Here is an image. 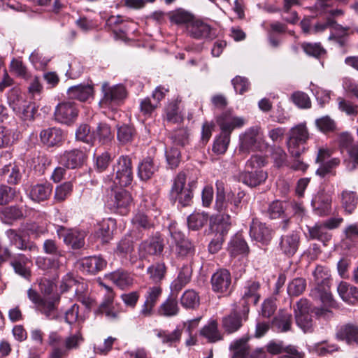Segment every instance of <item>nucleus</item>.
Wrapping results in <instances>:
<instances>
[{
  "label": "nucleus",
  "mask_w": 358,
  "mask_h": 358,
  "mask_svg": "<svg viewBox=\"0 0 358 358\" xmlns=\"http://www.w3.org/2000/svg\"><path fill=\"white\" fill-rule=\"evenodd\" d=\"M216 197L215 208L220 213V218L217 224L225 227L223 231L229 229L231 218L239 212L241 199L232 191L225 192L224 183L222 180L216 182Z\"/></svg>",
  "instance_id": "f257e3e1"
},
{
  "label": "nucleus",
  "mask_w": 358,
  "mask_h": 358,
  "mask_svg": "<svg viewBox=\"0 0 358 358\" xmlns=\"http://www.w3.org/2000/svg\"><path fill=\"white\" fill-rule=\"evenodd\" d=\"M84 341L82 333L78 331L65 338L55 331H50L48 337V344L52 350L49 358H66L71 350H77Z\"/></svg>",
  "instance_id": "f03ea898"
},
{
  "label": "nucleus",
  "mask_w": 358,
  "mask_h": 358,
  "mask_svg": "<svg viewBox=\"0 0 358 358\" xmlns=\"http://www.w3.org/2000/svg\"><path fill=\"white\" fill-rule=\"evenodd\" d=\"M329 276L328 271L322 266H317L313 271L315 287L310 291V296L320 301L331 308H336L337 303L329 291Z\"/></svg>",
  "instance_id": "7ed1b4c3"
},
{
  "label": "nucleus",
  "mask_w": 358,
  "mask_h": 358,
  "mask_svg": "<svg viewBox=\"0 0 358 358\" xmlns=\"http://www.w3.org/2000/svg\"><path fill=\"white\" fill-rule=\"evenodd\" d=\"M8 103L13 110L24 120H32L36 112L34 103L27 101L17 88L12 89L8 93Z\"/></svg>",
  "instance_id": "20e7f679"
},
{
  "label": "nucleus",
  "mask_w": 358,
  "mask_h": 358,
  "mask_svg": "<svg viewBox=\"0 0 358 358\" xmlns=\"http://www.w3.org/2000/svg\"><path fill=\"white\" fill-rule=\"evenodd\" d=\"M102 98L99 102L101 107H113L118 105L127 96V90L123 85L110 86L108 83L101 85Z\"/></svg>",
  "instance_id": "39448f33"
},
{
  "label": "nucleus",
  "mask_w": 358,
  "mask_h": 358,
  "mask_svg": "<svg viewBox=\"0 0 358 358\" xmlns=\"http://www.w3.org/2000/svg\"><path fill=\"white\" fill-rule=\"evenodd\" d=\"M308 138V132L304 124H298L291 129L287 145L293 157H299L305 150L303 145Z\"/></svg>",
  "instance_id": "423d86ee"
},
{
  "label": "nucleus",
  "mask_w": 358,
  "mask_h": 358,
  "mask_svg": "<svg viewBox=\"0 0 358 358\" xmlns=\"http://www.w3.org/2000/svg\"><path fill=\"white\" fill-rule=\"evenodd\" d=\"M115 173V182L120 186H127L133 180L131 160L128 156H120L113 165Z\"/></svg>",
  "instance_id": "0eeeda50"
},
{
  "label": "nucleus",
  "mask_w": 358,
  "mask_h": 358,
  "mask_svg": "<svg viewBox=\"0 0 358 358\" xmlns=\"http://www.w3.org/2000/svg\"><path fill=\"white\" fill-rule=\"evenodd\" d=\"M186 176L184 173H180L174 179L171 190V196L173 199L178 200L182 206H187L192 199V192L190 189L185 187Z\"/></svg>",
  "instance_id": "6e6552de"
},
{
  "label": "nucleus",
  "mask_w": 358,
  "mask_h": 358,
  "mask_svg": "<svg viewBox=\"0 0 358 358\" xmlns=\"http://www.w3.org/2000/svg\"><path fill=\"white\" fill-rule=\"evenodd\" d=\"M249 308L247 304L243 305L241 311L233 310L229 315L224 316L222 320V326L228 334L237 331L248 318Z\"/></svg>",
  "instance_id": "1a4fd4ad"
},
{
  "label": "nucleus",
  "mask_w": 358,
  "mask_h": 358,
  "mask_svg": "<svg viewBox=\"0 0 358 358\" xmlns=\"http://www.w3.org/2000/svg\"><path fill=\"white\" fill-rule=\"evenodd\" d=\"M310 305L306 299H301L294 306L296 323L304 332L311 331L313 320L309 314Z\"/></svg>",
  "instance_id": "9d476101"
},
{
  "label": "nucleus",
  "mask_w": 358,
  "mask_h": 358,
  "mask_svg": "<svg viewBox=\"0 0 358 358\" xmlns=\"http://www.w3.org/2000/svg\"><path fill=\"white\" fill-rule=\"evenodd\" d=\"M210 282L212 289L215 292L228 294L231 291V276L227 269H219L214 273L211 277Z\"/></svg>",
  "instance_id": "9b49d317"
},
{
  "label": "nucleus",
  "mask_w": 358,
  "mask_h": 358,
  "mask_svg": "<svg viewBox=\"0 0 358 358\" xmlns=\"http://www.w3.org/2000/svg\"><path fill=\"white\" fill-rule=\"evenodd\" d=\"M57 234L63 241L71 248L76 250L83 248L85 245V232L83 231L66 229L59 226L57 229Z\"/></svg>",
  "instance_id": "f8f14e48"
},
{
  "label": "nucleus",
  "mask_w": 358,
  "mask_h": 358,
  "mask_svg": "<svg viewBox=\"0 0 358 358\" xmlns=\"http://www.w3.org/2000/svg\"><path fill=\"white\" fill-rule=\"evenodd\" d=\"M78 114V108L73 103L62 102L55 108V118L58 122L70 124L76 120Z\"/></svg>",
  "instance_id": "ddd939ff"
},
{
  "label": "nucleus",
  "mask_w": 358,
  "mask_h": 358,
  "mask_svg": "<svg viewBox=\"0 0 358 358\" xmlns=\"http://www.w3.org/2000/svg\"><path fill=\"white\" fill-rule=\"evenodd\" d=\"M85 152L79 149L65 151L60 157V164L68 169H77L86 160Z\"/></svg>",
  "instance_id": "4468645a"
},
{
  "label": "nucleus",
  "mask_w": 358,
  "mask_h": 358,
  "mask_svg": "<svg viewBox=\"0 0 358 358\" xmlns=\"http://www.w3.org/2000/svg\"><path fill=\"white\" fill-rule=\"evenodd\" d=\"M250 236L253 240L267 245L272 238V231L266 224L257 219H253L250 224Z\"/></svg>",
  "instance_id": "2eb2a0df"
},
{
  "label": "nucleus",
  "mask_w": 358,
  "mask_h": 358,
  "mask_svg": "<svg viewBox=\"0 0 358 358\" xmlns=\"http://www.w3.org/2000/svg\"><path fill=\"white\" fill-rule=\"evenodd\" d=\"M171 236L174 241L176 252L181 257L192 255L194 253V248L191 242L185 238V235L175 228L170 229Z\"/></svg>",
  "instance_id": "dca6fc26"
},
{
  "label": "nucleus",
  "mask_w": 358,
  "mask_h": 358,
  "mask_svg": "<svg viewBox=\"0 0 358 358\" xmlns=\"http://www.w3.org/2000/svg\"><path fill=\"white\" fill-rule=\"evenodd\" d=\"M217 123L222 132L230 136L234 129L240 128L245 124V120L241 117L234 116L230 111H227L218 117Z\"/></svg>",
  "instance_id": "f3484780"
},
{
  "label": "nucleus",
  "mask_w": 358,
  "mask_h": 358,
  "mask_svg": "<svg viewBox=\"0 0 358 358\" xmlns=\"http://www.w3.org/2000/svg\"><path fill=\"white\" fill-rule=\"evenodd\" d=\"M106 293L104 295L103 301L99 306L98 312L104 314L109 320H117L119 317L120 311L115 309L113 304L115 294L113 290L106 286Z\"/></svg>",
  "instance_id": "a211bd4d"
},
{
  "label": "nucleus",
  "mask_w": 358,
  "mask_h": 358,
  "mask_svg": "<svg viewBox=\"0 0 358 358\" xmlns=\"http://www.w3.org/2000/svg\"><path fill=\"white\" fill-rule=\"evenodd\" d=\"M162 289L159 286L149 287L146 294L145 300L141 310L140 314L145 317H150L153 313V308L159 300Z\"/></svg>",
  "instance_id": "6ab92c4d"
},
{
  "label": "nucleus",
  "mask_w": 358,
  "mask_h": 358,
  "mask_svg": "<svg viewBox=\"0 0 358 358\" xmlns=\"http://www.w3.org/2000/svg\"><path fill=\"white\" fill-rule=\"evenodd\" d=\"M336 338L348 345L358 346V325L353 323H347L342 325L338 329Z\"/></svg>",
  "instance_id": "aec40b11"
},
{
  "label": "nucleus",
  "mask_w": 358,
  "mask_h": 358,
  "mask_svg": "<svg viewBox=\"0 0 358 358\" xmlns=\"http://www.w3.org/2000/svg\"><path fill=\"white\" fill-rule=\"evenodd\" d=\"M41 142L48 147L59 145L64 141V136L62 130L57 127L43 129L40 133Z\"/></svg>",
  "instance_id": "412c9836"
},
{
  "label": "nucleus",
  "mask_w": 358,
  "mask_h": 358,
  "mask_svg": "<svg viewBox=\"0 0 358 358\" xmlns=\"http://www.w3.org/2000/svg\"><path fill=\"white\" fill-rule=\"evenodd\" d=\"M187 32L192 37L196 39H212L214 37L210 27L200 20H194L187 25Z\"/></svg>",
  "instance_id": "4be33fe9"
},
{
  "label": "nucleus",
  "mask_w": 358,
  "mask_h": 358,
  "mask_svg": "<svg viewBox=\"0 0 358 358\" xmlns=\"http://www.w3.org/2000/svg\"><path fill=\"white\" fill-rule=\"evenodd\" d=\"M308 238L310 240H317L327 245L331 241L332 235L327 229L322 222L315 223L312 227H308Z\"/></svg>",
  "instance_id": "5701e85b"
},
{
  "label": "nucleus",
  "mask_w": 358,
  "mask_h": 358,
  "mask_svg": "<svg viewBox=\"0 0 358 358\" xmlns=\"http://www.w3.org/2000/svg\"><path fill=\"white\" fill-rule=\"evenodd\" d=\"M59 301V297L52 299H43L38 306L37 310L48 320H57L59 317L57 310V306Z\"/></svg>",
  "instance_id": "b1692460"
},
{
  "label": "nucleus",
  "mask_w": 358,
  "mask_h": 358,
  "mask_svg": "<svg viewBox=\"0 0 358 358\" xmlns=\"http://www.w3.org/2000/svg\"><path fill=\"white\" fill-rule=\"evenodd\" d=\"M131 200V196L127 191L120 189L115 193L113 207L120 215H126L129 211Z\"/></svg>",
  "instance_id": "393cba45"
},
{
  "label": "nucleus",
  "mask_w": 358,
  "mask_h": 358,
  "mask_svg": "<svg viewBox=\"0 0 358 358\" xmlns=\"http://www.w3.org/2000/svg\"><path fill=\"white\" fill-rule=\"evenodd\" d=\"M299 241V234L293 231L281 238L280 249L286 255L292 256L298 250Z\"/></svg>",
  "instance_id": "a878e982"
},
{
  "label": "nucleus",
  "mask_w": 358,
  "mask_h": 358,
  "mask_svg": "<svg viewBox=\"0 0 358 358\" xmlns=\"http://www.w3.org/2000/svg\"><path fill=\"white\" fill-rule=\"evenodd\" d=\"M267 177V173L262 169L247 170L241 176L243 182L250 187H257L262 184L265 182Z\"/></svg>",
  "instance_id": "bb28decb"
},
{
  "label": "nucleus",
  "mask_w": 358,
  "mask_h": 358,
  "mask_svg": "<svg viewBox=\"0 0 358 358\" xmlns=\"http://www.w3.org/2000/svg\"><path fill=\"white\" fill-rule=\"evenodd\" d=\"M15 272L24 278L31 275L30 265L31 261L24 255L20 254L15 256L10 262Z\"/></svg>",
  "instance_id": "cd10ccee"
},
{
  "label": "nucleus",
  "mask_w": 358,
  "mask_h": 358,
  "mask_svg": "<svg viewBox=\"0 0 358 358\" xmlns=\"http://www.w3.org/2000/svg\"><path fill=\"white\" fill-rule=\"evenodd\" d=\"M67 94L70 99L85 101L93 96L94 90L90 85H78L69 87Z\"/></svg>",
  "instance_id": "c85d7f7f"
},
{
  "label": "nucleus",
  "mask_w": 358,
  "mask_h": 358,
  "mask_svg": "<svg viewBox=\"0 0 358 358\" xmlns=\"http://www.w3.org/2000/svg\"><path fill=\"white\" fill-rule=\"evenodd\" d=\"M107 262L101 257H85L80 260V266L83 271L90 273H96L106 266Z\"/></svg>",
  "instance_id": "c756f323"
},
{
  "label": "nucleus",
  "mask_w": 358,
  "mask_h": 358,
  "mask_svg": "<svg viewBox=\"0 0 358 358\" xmlns=\"http://www.w3.org/2000/svg\"><path fill=\"white\" fill-rule=\"evenodd\" d=\"M249 340L248 336H244L231 343L229 347L233 352L231 358H247L250 350Z\"/></svg>",
  "instance_id": "7c9ffc66"
},
{
  "label": "nucleus",
  "mask_w": 358,
  "mask_h": 358,
  "mask_svg": "<svg viewBox=\"0 0 358 358\" xmlns=\"http://www.w3.org/2000/svg\"><path fill=\"white\" fill-rule=\"evenodd\" d=\"M52 191V185L50 182H44L33 185L29 191L30 198L40 202L48 199Z\"/></svg>",
  "instance_id": "2f4dec72"
},
{
  "label": "nucleus",
  "mask_w": 358,
  "mask_h": 358,
  "mask_svg": "<svg viewBox=\"0 0 358 358\" xmlns=\"http://www.w3.org/2000/svg\"><path fill=\"white\" fill-rule=\"evenodd\" d=\"M260 289V283L258 281L249 280L245 282L243 287V299L245 303L252 302L256 304L260 297L259 290Z\"/></svg>",
  "instance_id": "473e14b6"
},
{
  "label": "nucleus",
  "mask_w": 358,
  "mask_h": 358,
  "mask_svg": "<svg viewBox=\"0 0 358 358\" xmlns=\"http://www.w3.org/2000/svg\"><path fill=\"white\" fill-rule=\"evenodd\" d=\"M108 278L120 289H125L133 285L134 278L127 271L117 270L110 273Z\"/></svg>",
  "instance_id": "72a5a7b5"
},
{
  "label": "nucleus",
  "mask_w": 358,
  "mask_h": 358,
  "mask_svg": "<svg viewBox=\"0 0 358 358\" xmlns=\"http://www.w3.org/2000/svg\"><path fill=\"white\" fill-rule=\"evenodd\" d=\"M258 134L259 129L257 127H252L248 129L241 137L240 150L242 152L253 150L256 148Z\"/></svg>",
  "instance_id": "f704fd0d"
},
{
  "label": "nucleus",
  "mask_w": 358,
  "mask_h": 358,
  "mask_svg": "<svg viewBox=\"0 0 358 358\" xmlns=\"http://www.w3.org/2000/svg\"><path fill=\"white\" fill-rule=\"evenodd\" d=\"M200 335L210 343H215L223 339V336L218 329V324L215 320H211L205 325L201 329Z\"/></svg>",
  "instance_id": "c9c22d12"
},
{
  "label": "nucleus",
  "mask_w": 358,
  "mask_h": 358,
  "mask_svg": "<svg viewBox=\"0 0 358 358\" xmlns=\"http://www.w3.org/2000/svg\"><path fill=\"white\" fill-rule=\"evenodd\" d=\"M337 290L341 299L349 303H354L358 299V289L345 282H341Z\"/></svg>",
  "instance_id": "e433bc0d"
},
{
  "label": "nucleus",
  "mask_w": 358,
  "mask_h": 358,
  "mask_svg": "<svg viewBox=\"0 0 358 358\" xmlns=\"http://www.w3.org/2000/svg\"><path fill=\"white\" fill-rule=\"evenodd\" d=\"M157 165L150 157H147L138 165V175L142 180H147L157 171Z\"/></svg>",
  "instance_id": "4c0bfd02"
},
{
  "label": "nucleus",
  "mask_w": 358,
  "mask_h": 358,
  "mask_svg": "<svg viewBox=\"0 0 358 358\" xmlns=\"http://www.w3.org/2000/svg\"><path fill=\"white\" fill-rule=\"evenodd\" d=\"M145 251L151 255H160L164 250V240L159 236H155L142 244Z\"/></svg>",
  "instance_id": "58836bf2"
},
{
  "label": "nucleus",
  "mask_w": 358,
  "mask_h": 358,
  "mask_svg": "<svg viewBox=\"0 0 358 358\" xmlns=\"http://www.w3.org/2000/svg\"><path fill=\"white\" fill-rule=\"evenodd\" d=\"M292 315L286 311H280L273 320V326L280 332H286L291 329Z\"/></svg>",
  "instance_id": "ea45409f"
},
{
  "label": "nucleus",
  "mask_w": 358,
  "mask_h": 358,
  "mask_svg": "<svg viewBox=\"0 0 358 358\" xmlns=\"http://www.w3.org/2000/svg\"><path fill=\"white\" fill-rule=\"evenodd\" d=\"M208 220V214L204 212H194L187 217V226L189 229L199 230L201 229Z\"/></svg>",
  "instance_id": "a19ab883"
},
{
  "label": "nucleus",
  "mask_w": 358,
  "mask_h": 358,
  "mask_svg": "<svg viewBox=\"0 0 358 358\" xmlns=\"http://www.w3.org/2000/svg\"><path fill=\"white\" fill-rule=\"evenodd\" d=\"M94 139L97 138L101 143L106 144L113 140V134L108 124L101 122L94 131Z\"/></svg>",
  "instance_id": "79ce46f5"
},
{
  "label": "nucleus",
  "mask_w": 358,
  "mask_h": 358,
  "mask_svg": "<svg viewBox=\"0 0 358 358\" xmlns=\"http://www.w3.org/2000/svg\"><path fill=\"white\" fill-rule=\"evenodd\" d=\"M248 245L241 235L236 234L229 243V251L231 255L248 253Z\"/></svg>",
  "instance_id": "37998d69"
},
{
  "label": "nucleus",
  "mask_w": 358,
  "mask_h": 358,
  "mask_svg": "<svg viewBox=\"0 0 358 358\" xmlns=\"http://www.w3.org/2000/svg\"><path fill=\"white\" fill-rule=\"evenodd\" d=\"M181 305L185 308L194 309L200 303V298L197 292L193 289L186 290L180 298Z\"/></svg>",
  "instance_id": "c03bdc74"
},
{
  "label": "nucleus",
  "mask_w": 358,
  "mask_h": 358,
  "mask_svg": "<svg viewBox=\"0 0 358 358\" xmlns=\"http://www.w3.org/2000/svg\"><path fill=\"white\" fill-rule=\"evenodd\" d=\"M190 277V268L187 266H183L180 271L177 278L172 282L171 289L173 291L179 292L189 282Z\"/></svg>",
  "instance_id": "a18cd8bd"
},
{
  "label": "nucleus",
  "mask_w": 358,
  "mask_h": 358,
  "mask_svg": "<svg viewBox=\"0 0 358 358\" xmlns=\"http://www.w3.org/2000/svg\"><path fill=\"white\" fill-rule=\"evenodd\" d=\"M159 314L166 317L176 315L179 312L178 301L174 298H168L159 308Z\"/></svg>",
  "instance_id": "49530a36"
},
{
  "label": "nucleus",
  "mask_w": 358,
  "mask_h": 358,
  "mask_svg": "<svg viewBox=\"0 0 358 358\" xmlns=\"http://www.w3.org/2000/svg\"><path fill=\"white\" fill-rule=\"evenodd\" d=\"M180 100L176 99L170 102L166 108V120L171 123H179L183 120L179 111V103Z\"/></svg>",
  "instance_id": "de8ad7c7"
},
{
  "label": "nucleus",
  "mask_w": 358,
  "mask_h": 358,
  "mask_svg": "<svg viewBox=\"0 0 358 358\" xmlns=\"http://www.w3.org/2000/svg\"><path fill=\"white\" fill-rule=\"evenodd\" d=\"M340 164V159L338 158H332L326 162L320 164L319 168L316 170V174L322 178L330 174L336 176V168Z\"/></svg>",
  "instance_id": "09e8293b"
},
{
  "label": "nucleus",
  "mask_w": 358,
  "mask_h": 358,
  "mask_svg": "<svg viewBox=\"0 0 358 358\" xmlns=\"http://www.w3.org/2000/svg\"><path fill=\"white\" fill-rule=\"evenodd\" d=\"M225 227L222 225L217 224L215 231H217L215 237L210 241L208 245V249L210 253H216L221 248L224 241V235L227 233L229 229L223 231Z\"/></svg>",
  "instance_id": "8fccbe9b"
},
{
  "label": "nucleus",
  "mask_w": 358,
  "mask_h": 358,
  "mask_svg": "<svg viewBox=\"0 0 358 358\" xmlns=\"http://www.w3.org/2000/svg\"><path fill=\"white\" fill-rule=\"evenodd\" d=\"M358 198L355 192L345 190L341 194V201L345 210L351 213L357 206Z\"/></svg>",
  "instance_id": "3c124183"
},
{
  "label": "nucleus",
  "mask_w": 358,
  "mask_h": 358,
  "mask_svg": "<svg viewBox=\"0 0 358 358\" xmlns=\"http://www.w3.org/2000/svg\"><path fill=\"white\" fill-rule=\"evenodd\" d=\"M289 203L287 202L275 201L268 206V213L271 219L283 217Z\"/></svg>",
  "instance_id": "603ef678"
},
{
  "label": "nucleus",
  "mask_w": 358,
  "mask_h": 358,
  "mask_svg": "<svg viewBox=\"0 0 358 358\" xmlns=\"http://www.w3.org/2000/svg\"><path fill=\"white\" fill-rule=\"evenodd\" d=\"M6 235L10 241L11 245H15L17 248L25 250L27 249L32 250L33 248H36L35 245H31L28 246L24 240L22 238L20 235H19L15 230L9 229L6 231Z\"/></svg>",
  "instance_id": "864d4df0"
},
{
  "label": "nucleus",
  "mask_w": 358,
  "mask_h": 358,
  "mask_svg": "<svg viewBox=\"0 0 358 358\" xmlns=\"http://www.w3.org/2000/svg\"><path fill=\"white\" fill-rule=\"evenodd\" d=\"M230 143V136L221 133L215 140L213 151L217 155H223L227 151Z\"/></svg>",
  "instance_id": "5fc2aeb1"
},
{
  "label": "nucleus",
  "mask_w": 358,
  "mask_h": 358,
  "mask_svg": "<svg viewBox=\"0 0 358 358\" xmlns=\"http://www.w3.org/2000/svg\"><path fill=\"white\" fill-rule=\"evenodd\" d=\"M170 20L177 24H186L187 27L194 20V16L190 13L183 10H178L172 13Z\"/></svg>",
  "instance_id": "6e6d98bb"
},
{
  "label": "nucleus",
  "mask_w": 358,
  "mask_h": 358,
  "mask_svg": "<svg viewBox=\"0 0 358 358\" xmlns=\"http://www.w3.org/2000/svg\"><path fill=\"white\" fill-rule=\"evenodd\" d=\"M166 268L164 263L158 262L148 267L147 272L150 279L157 282L162 280L166 273Z\"/></svg>",
  "instance_id": "4d7b16f0"
},
{
  "label": "nucleus",
  "mask_w": 358,
  "mask_h": 358,
  "mask_svg": "<svg viewBox=\"0 0 358 358\" xmlns=\"http://www.w3.org/2000/svg\"><path fill=\"white\" fill-rule=\"evenodd\" d=\"M306 287V281L304 278H296L293 279L288 285L287 293L290 296H299L301 294Z\"/></svg>",
  "instance_id": "13d9d810"
},
{
  "label": "nucleus",
  "mask_w": 358,
  "mask_h": 358,
  "mask_svg": "<svg viewBox=\"0 0 358 358\" xmlns=\"http://www.w3.org/2000/svg\"><path fill=\"white\" fill-rule=\"evenodd\" d=\"M292 101L299 108L307 109L311 107V101L307 94L301 91L294 92L290 96Z\"/></svg>",
  "instance_id": "bf43d9fd"
},
{
  "label": "nucleus",
  "mask_w": 358,
  "mask_h": 358,
  "mask_svg": "<svg viewBox=\"0 0 358 358\" xmlns=\"http://www.w3.org/2000/svg\"><path fill=\"white\" fill-rule=\"evenodd\" d=\"M182 331L177 328L173 332L170 333L167 331L160 330L157 333V336L162 338V342L164 344L172 345L180 340Z\"/></svg>",
  "instance_id": "052dcab7"
},
{
  "label": "nucleus",
  "mask_w": 358,
  "mask_h": 358,
  "mask_svg": "<svg viewBox=\"0 0 358 358\" xmlns=\"http://www.w3.org/2000/svg\"><path fill=\"white\" fill-rule=\"evenodd\" d=\"M110 222H112V220L103 221L99 224V228L96 231V236L100 238L103 243L109 242L113 236V231L110 227Z\"/></svg>",
  "instance_id": "680f3d73"
},
{
  "label": "nucleus",
  "mask_w": 358,
  "mask_h": 358,
  "mask_svg": "<svg viewBox=\"0 0 358 358\" xmlns=\"http://www.w3.org/2000/svg\"><path fill=\"white\" fill-rule=\"evenodd\" d=\"M36 263L40 268L44 271L59 268L62 264L60 259L55 257H38Z\"/></svg>",
  "instance_id": "e2e57ef3"
},
{
  "label": "nucleus",
  "mask_w": 358,
  "mask_h": 358,
  "mask_svg": "<svg viewBox=\"0 0 358 358\" xmlns=\"http://www.w3.org/2000/svg\"><path fill=\"white\" fill-rule=\"evenodd\" d=\"M2 173L10 184H17L21 178L20 170L16 166L6 165L2 169Z\"/></svg>",
  "instance_id": "0e129e2a"
},
{
  "label": "nucleus",
  "mask_w": 358,
  "mask_h": 358,
  "mask_svg": "<svg viewBox=\"0 0 358 358\" xmlns=\"http://www.w3.org/2000/svg\"><path fill=\"white\" fill-rule=\"evenodd\" d=\"M338 349V347L337 345L329 343L327 341L317 343L313 347V350L320 356L336 352Z\"/></svg>",
  "instance_id": "69168bd1"
},
{
  "label": "nucleus",
  "mask_w": 358,
  "mask_h": 358,
  "mask_svg": "<svg viewBox=\"0 0 358 358\" xmlns=\"http://www.w3.org/2000/svg\"><path fill=\"white\" fill-rule=\"evenodd\" d=\"M173 145L183 147L189 143V133L186 129L176 130L171 137Z\"/></svg>",
  "instance_id": "338daca9"
},
{
  "label": "nucleus",
  "mask_w": 358,
  "mask_h": 358,
  "mask_svg": "<svg viewBox=\"0 0 358 358\" xmlns=\"http://www.w3.org/2000/svg\"><path fill=\"white\" fill-rule=\"evenodd\" d=\"M301 48L308 55L317 58L324 55L326 52L320 43H303L301 44Z\"/></svg>",
  "instance_id": "774afa93"
}]
</instances>
